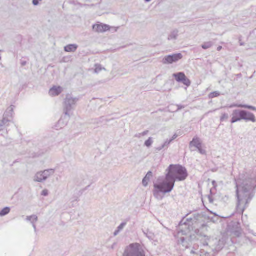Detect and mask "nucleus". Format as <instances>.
<instances>
[{
	"label": "nucleus",
	"mask_w": 256,
	"mask_h": 256,
	"mask_svg": "<svg viewBox=\"0 0 256 256\" xmlns=\"http://www.w3.org/2000/svg\"><path fill=\"white\" fill-rule=\"evenodd\" d=\"M166 172L165 179L154 184L153 194L158 200H162L166 194L173 190L176 182L184 180L188 176L186 169L180 164H170Z\"/></svg>",
	"instance_id": "nucleus-1"
},
{
	"label": "nucleus",
	"mask_w": 256,
	"mask_h": 256,
	"mask_svg": "<svg viewBox=\"0 0 256 256\" xmlns=\"http://www.w3.org/2000/svg\"><path fill=\"white\" fill-rule=\"evenodd\" d=\"M236 195L238 198L237 210L242 213L250 202L254 196L256 179L246 178H240L236 183Z\"/></svg>",
	"instance_id": "nucleus-2"
},
{
	"label": "nucleus",
	"mask_w": 256,
	"mask_h": 256,
	"mask_svg": "<svg viewBox=\"0 0 256 256\" xmlns=\"http://www.w3.org/2000/svg\"><path fill=\"white\" fill-rule=\"evenodd\" d=\"M192 227L186 222H184V220L180 222L176 230L177 234L174 235L178 238V243L179 244H182L186 248H188L190 242L196 238L195 234H192Z\"/></svg>",
	"instance_id": "nucleus-3"
},
{
	"label": "nucleus",
	"mask_w": 256,
	"mask_h": 256,
	"mask_svg": "<svg viewBox=\"0 0 256 256\" xmlns=\"http://www.w3.org/2000/svg\"><path fill=\"white\" fill-rule=\"evenodd\" d=\"M226 244V238H222L221 239L214 238L208 240V242H204V246H209L211 252H206V256H214L216 254L220 252L224 247Z\"/></svg>",
	"instance_id": "nucleus-4"
},
{
	"label": "nucleus",
	"mask_w": 256,
	"mask_h": 256,
	"mask_svg": "<svg viewBox=\"0 0 256 256\" xmlns=\"http://www.w3.org/2000/svg\"><path fill=\"white\" fill-rule=\"evenodd\" d=\"M232 116V118L230 120L232 124L242 120L246 122L252 121V122L256 121L254 115L245 110H235L233 111Z\"/></svg>",
	"instance_id": "nucleus-5"
},
{
	"label": "nucleus",
	"mask_w": 256,
	"mask_h": 256,
	"mask_svg": "<svg viewBox=\"0 0 256 256\" xmlns=\"http://www.w3.org/2000/svg\"><path fill=\"white\" fill-rule=\"evenodd\" d=\"M122 256H146L144 251L138 243H133L127 246Z\"/></svg>",
	"instance_id": "nucleus-6"
},
{
	"label": "nucleus",
	"mask_w": 256,
	"mask_h": 256,
	"mask_svg": "<svg viewBox=\"0 0 256 256\" xmlns=\"http://www.w3.org/2000/svg\"><path fill=\"white\" fill-rule=\"evenodd\" d=\"M79 100L77 98H73L71 95L68 94L66 96L64 104V118L68 116L70 117V112L76 106V103Z\"/></svg>",
	"instance_id": "nucleus-7"
},
{
	"label": "nucleus",
	"mask_w": 256,
	"mask_h": 256,
	"mask_svg": "<svg viewBox=\"0 0 256 256\" xmlns=\"http://www.w3.org/2000/svg\"><path fill=\"white\" fill-rule=\"evenodd\" d=\"M172 76L177 82L182 83L188 87L191 84L190 80L186 76V74L183 72L174 73L172 74Z\"/></svg>",
	"instance_id": "nucleus-8"
},
{
	"label": "nucleus",
	"mask_w": 256,
	"mask_h": 256,
	"mask_svg": "<svg viewBox=\"0 0 256 256\" xmlns=\"http://www.w3.org/2000/svg\"><path fill=\"white\" fill-rule=\"evenodd\" d=\"M182 58V55L180 53L166 56L162 60L163 64H172L176 62Z\"/></svg>",
	"instance_id": "nucleus-9"
},
{
	"label": "nucleus",
	"mask_w": 256,
	"mask_h": 256,
	"mask_svg": "<svg viewBox=\"0 0 256 256\" xmlns=\"http://www.w3.org/2000/svg\"><path fill=\"white\" fill-rule=\"evenodd\" d=\"M208 225L203 224L202 226L198 229H196L194 232L196 234L200 237H204L205 238H208Z\"/></svg>",
	"instance_id": "nucleus-10"
},
{
	"label": "nucleus",
	"mask_w": 256,
	"mask_h": 256,
	"mask_svg": "<svg viewBox=\"0 0 256 256\" xmlns=\"http://www.w3.org/2000/svg\"><path fill=\"white\" fill-rule=\"evenodd\" d=\"M92 29L94 31L96 32H104L110 30V27L106 24H96L93 25Z\"/></svg>",
	"instance_id": "nucleus-11"
},
{
	"label": "nucleus",
	"mask_w": 256,
	"mask_h": 256,
	"mask_svg": "<svg viewBox=\"0 0 256 256\" xmlns=\"http://www.w3.org/2000/svg\"><path fill=\"white\" fill-rule=\"evenodd\" d=\"M62 88L60 86H54L50 90L49 94L52 96H57L62 93Z\"/></svg>",
	"instance_id": "nucleus-12"
},
{
	"label": "nucleus",
	"mask_w": 256,
	"mask_h": 256,
	"mask_svg": "<svg viewBox=\"0 0 256 256\" xmlns=\"http://www.w3.org/2000/svg\"><path fill=\"white\" fill-rule=\"evenodd\" d=\"M232 227L235 228L232 230V233L236 236H240L242 234V229L240 222H234L232 224Z\"/></svg>",
	"instance_id": "nucleus-13"
},
{
	"label": "nucleus",
	"mask_w": 256,
	"mask_h": 256,
	"mask_svg": "<svg viewBox=\"0 0 256 256\" xmlns=\"http://www.w3.org/2000/svg\"><path fill=\"white\" fill-rule=\"evenodd\" d=\"M34 181L38 182H42L46 181V178L44 177V174L42 171L38 172L34 177Z\"/></svg>",
	"instance_id": "nucleus-14"
},
{
	"label": "nucleus",
	"mask_w": 256,
	"mask_h": 256,
	"mask_svg": "<svg viewBox=\"0 0 256 256\" xmlns=\"http://www.w3.org/2000/svg\"><path fill=\"white\" fill-rule=\"evenodd\" d=\"M179 31L177 29L172 30L170 34L168 40H176L178 39Z\"/></svg>",
	"instance_id": "nucleus-15"
},
{
	"label": "nucleus",
	"mask_w": 256,
	"mask_h": 256,
	"mask_svg": "<svg viewBox=\"0 0 256 256\" xmlns=\"http://www.w3.org/2000/svg\"><path fill=\"white\" fill-rule=\"evenodd\" d=\"M190 146H194L196 148H199L202 147V143L200 142V139L198 138H194L192 140L190 143Z\"/></svg>",
	"instance_id": "nucleus-16"
},
{
	"label": "nucleus",
	"mask_w": 256,
	"mask_h": 256,
	"mask_svg": "<svg viewBox=\"0 0 256 256\" xmlns=\"http://www.w3.org/2000/svg\"><path fill=\"white\" fill-rule=\"evenodd\" d=\"M152 172L151 171H149L144 178L142 180V184L144 186L146 187L148 186V184L151 178L152 177Z\"/></svg>",
	"instance_id": "nucleus-17"
},
{
	"label": "nucleus",
	"mask_w": 256,
	"mask_h": 256,
	"mask_svg": "<svg viewBox=\"0 0 256 256\" xmlns=\"http://www.w3.org/2000/svg\"><path fill=\"white\" fill-rule=\"evenodd\" d=\"M78 46L76 44H70L64 46V50L66 52H74L78 49Z\"/></svg>",
	"instance_id": "nucleus-18"
},
{
	"label": "nucleus",
	"mask_w": 256,
	"mask_h": 256,
	"mask_svg": "<svg viewBox=\"0 0 256 256\" xmlns=\"http://www.w3.org/2000/svg\"><path fill=\"white\" fill-rule=\"evenodd\" d=\"M234 107L248 108V109L252 110H256V107L251 106H249V105H247V104H233L230 106V108H234Z\"/></svg>",
	"instance_id": "nucleus-19"
},
{
	"label": "nucleus",
	"mask_w": 256,
	"mask_h": 256,
	"mask_svg": "<svg viewBox=\"0 0 256 256\" xmlns=\"http://www.w3.org/2000/svg\"><path fill=\"white\" fill-rule=\"evenodd\" d=\"M44 176L46 180L50 176H52L55 172V170L53 168H50L46 170L42 171Z\"/></svg>",
	"instance_id": "nucleus-20"
},
{
	"label": "nucleus",
	"mask_w": 256,
	"mask_h": 256,
	"mask_svg": "<svg viewBox=\"0 0 256 256\" xmlns=\"http://www.w3.org/2000/svg\"><path fill=\"white\" fill-rule=\"evenodd\" d=\"M70 117L66 116L64 118V115L62 116V118L58 121V124L61 126L60 128H62V126H64L67 124Z\"/></svg>",
	"instance_id": "nucleus-21"
},
{
	"label": "nucleus",
	"mask_w": 256,
	"mask_h": 256,
	"mask_svg": "<svg viewBox=\"0 0 256 256\" xmlns=\"http://www.w3.org/2000/svg\"><path fill=\"white\" fill-rule=\"evenodd\" d=\"M14 108V106H11L10 107H9L5 112L4 116H6L8 118H12Z\"/></svg>",
	"instance_id": "nucleus-22"
},
{
	"label": "nucleus",
	"mask_w": 256,
	"mask_h": 256,
	"mask_svg": "<svg viewBox=\"0 0 256 256\" xmlns=\"http://www.w3.org/2000/svg\"><path fill=\"white\" fill-rule=\"evenodd\" d=\"M26 220L31 222L32 224L36 222L38 220V218L36 215H32L28 216L26 218Z\"/></svg>",
	"instance_id": "nucleus-23"
},
{
	"label": "nucleus",
	"mask_w": 256,
	"mask_h": 256,
	"mask_svg": "<svg viewBox=\"0 0 256 256\" xmlns=\"http://www.w3.org/2000/svg\"><path fill=\"white\" fill-rule=\"evenodd\" d=\"M10 208L9 207H6L4 208L2 210L0 211V216H4L8 214L10 212Z\"/></svg>",
	"instance_id": "nucleus-24"
},
{
	"label": "nucleus",
	"mask_w": 256,
	"mask_h": 256,
	"mask_svg": "<svg viewBox=\"0 0 256 256\" xmlns=\"http://www.w3.org/2000/svg\"><path fill=\"white\" fill-rule=\"evenodd\" d=\"M214 44L212 42H205L202 45V48L204 50H207L211 48Z\"/></svg>",
	"instance_id": "nucleus-25"
},
{
	"label": "nucleus",
	"mask_w": 256,
	"mask_h": 256,
	"mask_svg": "<svg viewBox=\"0 0 256 256\" xmlns=\"http://www.w3.org/2000/svg\"><path fill=\"white\" fill-rule=\"evenodd\" d=\"M84 176H80V178H78L76 180V184L78 186H82L84 184Z\"/></svg>",
	"instance_id": "nucleus-26"
},
{
	"label": "nucleus",
	"mask_w": 256,
	"mask_h": 256,
	"mask_svg": "<svg viewBox=\"0 0 256 256\" xmlns=\"http://www.w3.org/2000/svg\"><path fill=\"white\" fill-rule=\"evenodd\" d=\"M94 66V72L96 74L99 73L100 71H102V70H106V69L104 68H102V66L100 64H95Z\"/></svg>",
	"instance_id": "nucleus-27"
},
{
	"label": "nucleus",
	"mask_w": 256,
	"mask_h": 256,
	"mask_svg": "<svg viewBox=\"0 0 256 256\" xmlns=\"http://www.w3.org/2000/svg\"><path fill=\"white\" fill-rule=\"evenodd\" d=\"M153 143L152 138L150 137L148 140L144 142V146L148 148H150L152 146Z\"/></svg>",
	"instance_id": "nucleus-28"
},
{
	"label": "nucleus",
	"mask_w": 256,
	"mask_h": 256,
	"mask_svg": "<svg viewBox=\"0 0 256 256\" xmlns=\"http://www.w3.org/2000/svg\"><path fill=\"white\" fill-rule=\"evenodd\" d=\"M194 216V218H188L186 220V222H191L192 220H198L200 217V214H194L193 215Z\"/></svg>",
	"instance_id": "nucleus-29"
},
{
	"label": "nucleus",
	"mask_w": 256,
	"mask_h": 256,
	"mask_svg": "<svg viewBox=\"0 0 256 256\" xmlns=\"http://www.w3.org/2000/svg\"><path fill=\"white\" fill-rule=\"evenodd\" d=\"M220 94L219 92L216 91V92H211L209 95V97L210 98H214L220 96Z\"/></svg>",
	"instance_id": "nucleus-30"
},
{
	"label": "nucleus",
	"mask_w": 256,
	"mask_h": 256,
	"mask_svg": "<svg viewBox=\"0 0 256 256\" xmlns=\"http://www.w3.org/2000/svg\"><path fill=\"white\" fill-rule=\"evenodd\" d=\"M144 234L150 240H152L154 238V234L151 232H144Z\"/></svg>",
	"instance_id": "nucleus-31"
},
{
	"label": "nucleus",
	"mask_w": 256,
	"mask_h": 256,
	"mask_svg": "<svg viewBox=\"0 0 256 256\" xmlns=\"http://www.w3.org/2000/svg\"><path fill=\"white\" fill-rule=\"evenodd\" d=\"M10 120L6 116H4L3 120L1 121V123L6 125L8 122H10Z\"/></svg>",
	"instance_id": "nucleus-32"
},
{
	"label": "nucleus",
	"mask_w": 256,
	"mask_h": 256,
	"mask_svg": "<svg viewBox=\"0 0 256 256\" xmlns=\"http://www.w3.org/2000/svg\"><path fill=\"white\" fill-rule=\"evenodd\" d=\"M126 222H122L117 228V229L120 230V232L123 230L124 227L126 226Z\"/></svg>",
	"instance_id": "nucleus-33"
},
{
	"label": "nucleus",
	"mask_w": 256,
	"mask_h": 256,
	"mask_svg": "<svg viewBox=\"0 0 256 256\" xmlns=\"http://www.w3.org/2000/svg\"><path fill=\"white\" fill-rule=\"evenodd\" d=\"M228 118V115L227 114H224L220 118V121L223 122L224 120H227Z\"/></svg>",
	"instance_id": "nucleus-34"
},
{
	"label": "nucleus",
	"mask_w": 256,
	"mask_h": 256,
	"mask_svg": "<svg viewBox=\"0 0 256 256\" xmlns=\"http://www.w3.org/2000/svg\"><path fill=\"white\" fill-rule=\"evenodd\" d=\"M42 195L44 196H46L48 195V190L45 189L42 191Z\"/></svg>",
	"instance_id": "nucleus-35"
},
{
	"label": "nucleus",
	"mask_w": 256,
	"mask_h": 256,
	"mask_svg": "<svg viewBox=\"0 0 256 256\" xmlns=\"http://www.w3.org/2000/svg\"><path fill=\"white\" fill-rule=\"evenodd\" d=\"M199 152L202 154H206V151L202 149V147H200L199 148H198Z\"/></svg>",
	"instance_id": "nucleus-36"
},
{
	"label": "nucleus",
	"mask_w": 256,
	"mask_h": 256,
	"mask_svg": "<svg viewBox=\"0 0 256 256\" xmlns=\"http://www.w3.org/2000/svg\"><path fill=\"white\" fill-rule=\"evenodd\" d=\"M172 142V140H166L163 146L164 147H168V145L170 144L171 142Z\"/></svg>",
	"instance_id": "nucleus-37"
},
{
	"label": "nucleus",
	"mask_w": 256,
	"mask_h": 256,
	"mask_svg": "<svg viewBox=\"0 0 256 256\" xmlns=\"http://www.w3.org/2000/svg\"><path fill=\"white\" fill-rule=\"evenodd\" d=\"M42 0H32V4L34 6H37L39 4L40 2H41Z\"/></svg>",
	"instance_id": "nucleus-38"
},
{
	"label": "nucleus",
	"mask_w": 256,
	"mask_h": 256,
	"mask_svg": "<svg viewBox=\"0 0 256 256\" xmlns=\"http://www.w3.org/2000/svg\"><path fill=\"white\" fill-rule=\"evenodd\" d=\"M27 64V62L25 60H21L20 64L22 66H25Z\"/></svg>",
	"instance_id": "nucleus-39"
},
{
	"label": "nucleus",
	"mask_w": 256,
	"mask_h": 256,
	"mask_svg": "<svg viewBox=\"0 0 256 256\" xmlns=\"http://www.w3.org/2000/svg\"><path fill=\"white\" fill-rule=\"evenodd\" d=\"M178 106V109L177 110H176V112L178 111V110H180L182 109V108H184V106H179V105H178L177 106Z\"/></svg>",
	"instance_id": "nucleus-40"
},
{
	"label": "nucleus",
	"mask_w": 256,
	"mask_h": 256,
	"mask_svg": "<svg viewBox=\"0 0 256 256\" xmlns=\"http://www.w3.org/2000/svg\"><path fill=\"white\" fill-rule=\"evenodd\" d=\"M149 132V131L148 130H146L144 132H143L141 133V134L142 135V136H146V134H148Z\"/></svg>",
	"instance_id": "nucleus-41"
},
{
	"label": "nucleus",
	"mask_w": 256,
	"mask_h": 256,
	"mask_svg": "<svg viewBox=\"0 0 256 256\" xmlns=\"http://www.w3.org/2000/svg\"><path fill=\"white\" fill-rule=\"evenodd\" d=\"M116 245H117V242H114L113 244L111 246L110 248L112 250H114L116 248Z\"/></svg>",
	"instance_id": "nucleus-42"
},
{
	"label": "nucleus",
	"mask_w": 256,
	"mask_h": 256,
	"mask_svg": "<svg viewBox=\"0 0 256 256\" xmlns=\"http://www.w3.org/2000/svg\"><path fill=\"white\" fill-rule=\"evenodd\" d=\"M104 120V116H102L98 118L99 122H102Z\"/></svg>",
	"instance_id": "nucleus-43"
},
{
	"label": "nucleus",
	"mask_w": 256,
	"mask_h": 256,
	"mask_svg": "<svg viewBox=\"0 0 256 256\" xmlns=\"http://www.w3.org/2000/svg\"><path fill=\"white\" fill-rule=\"evenodd\" d=\"M120 232V230H118L117 229V230H116L114 232V236H117V235L119 234V232Z\"/></svg>",
	"instance_id": "nucleus-44"
},
{
	"label": "nucleus",
	"mask_w": 256,
	"mask_h": 256,
	"mask_svg": "<svg viewBox=\"0 0 256 256\" xmlns=\"http://www.w3.org/2000/svg\"><path fill=\"white\" fill-rule=\"evenodd\" d=\"M141 136H142V135L141 134V133L136 134L134 136V137L138 138H140Z\"/></svg>",
	"instance_id": "nucleus-45"
},
{
	"label": "nucleus",
	"mask_w": 256,
	"mask_h": 256,
	"mask_svg": "<svg viewBox=\"0 0 256 256\" xmlns=\"http://www.w3.org/2000/svg\"><path fill=\"white\" fill-rule=\"evenodd\" d=\"M164 148V146L162 144L161 146H160V147L158 148H156V150H158V151H160V150H162Z\"/></svg>",
	"instance_id": "nucleus-46"
},
{
	"label": "nucleus",
	"mask_w": 256,
	"mask_h": 256,
	"mask_svg": "<svg viewBox=\"0 0 256 256\" xmlns=\"http://www.w3.org/2000/svg\"><path fill=\"white\" fill-rule=\"evenodd\" d=\"M90 186H88L86 187L84 190H82L80 192H81V194H82L83 193V192L86 190Z\"/></svg>",
	"instance_id": "nucleus-47"
},
{
	"label": "nucleus",
	"mask_w": 256,
	"mask_h": 256,
	"mask_svg": "<svg viewBox=\"0 0 256 256\" xmlns=\"http://www.w3.org/2000/svg\"><path fill=\"white\" fill-rule=\"evenodd\" d=\"M4 126V124H3L1 123V122H0V130L2 129Z\"/></svg>",
	"instance_id": "nucleus-48"
},
{
	"label": "nucleus",
	"mask_w": 256,
	"mask_h": 256,
	"mask_svg": "<svg viewBox=\"0 0 256 256\" xmlns=\"http://www.w3.org/2000/svg\"><path fill=\"white\" fill-rule=\"evenodd\" d=\"M178 137V136L175 134L170 140H172V141Z\"/></svg>",
	"instance_id": "nucleus-49"
},
{
	"label": "nucleus",
	"mask_w": 256,
	"mask_h": 256,
	"mask_svg": "<svg viewBox=\"0 0 256 256\" xmlns=\"http://www.w3.org/2000/svg\"><path fill=\"white\" fill-rule=\"evenodd\" d=\"M32 224V226H33V228H34V229L35 232H36V224H34V223H33V224Z\"/></svg>",
	"instance_id": "nucleus-50"
},
{
	"label": "nucleus",
	"mask_w": 256,
	"mask_h": 256,
	"mask_svg": "<svg viewBox=\"0 0 256 256\" xmlns=\"http://www.w3.org/2000/svg\"><path fill=\"white\" fill-rule=\"evenodd\" d=\"M222 49V46H218L217 48V50L218 51H220Z\"/></svg>",
	"instance_id": "nucleus-51"
},
{
	"label": "nucleus",
	"mask_w": 256,
	"mask_h": 256,
	"mask_svg": "<svg viewBox=\"0 0 256 256\" xmlns=\"http://www.w3.org/2000/svg\"><path fill=\"white\" fill-rule=\"evenodd\" d=\"M74 200L75 201H78L79 200L78 198V197L76 198Z\"/></svg>",
	"instance_id": "nucleus-52"
},
{
	"label": "nucleus",
	"mask_w": 256,
	"mask_h": 256,
	"mask_svg": "<svg viewBox=\"0 0 256 256\" xmlns=\"http://www.w3.org/2000/svg\"><path fill=\"white\" fill-rule=\"evenodd\" d=\"M151 0H144L146 2H150Z\"/></svg>",
	"instance_id": "nucleus-53"
},
{
	"label": "nucleus",
	"mask_w": 256,
	"mask_h": 256,
	"mask_svg": "<svg viewBox=\"0 0 256 256\" xmlns=\"http://www.w3.org/2000/svg\"><path fill=\"white\" fill-rule=\"evenodd\" d=\"M216 184V182L215 181L212 182V184L214 186Z\"/></svg>",
	"instance_id": "nucleus-54"
},
{
	"label": "nucleus",
	"mask_w": 256,
	"mask_h": 256,
	"mask_svg": "<svg viewBox=\"0 0 256 256\" xmlns=\"http://www.w3.org/2000/svg\"><path fill=\"white\" fill-rule=\"evenodd\" d=\"M191 253L194 254L195 252L194 250H192Z\"/></svg>",
	"instance_id": "nucleus-55"
}]
</instances>
